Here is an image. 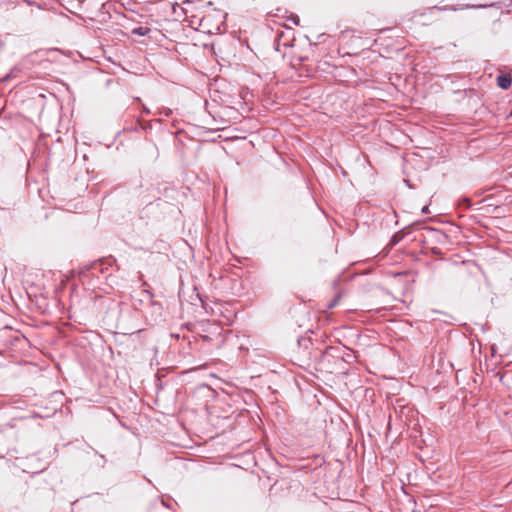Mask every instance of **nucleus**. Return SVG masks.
Segmentation results:
<instances>
[{
    "label": "nucleus",
    "mask_w": 512,
    "mask_h": 512,
    "mask_svg": "<svg viewBox=\"0 0 512 512\" xmlns=\"http://www.w3.org/2000/svg\"><path fill=\"white\" fill-rule=\"evenodd\" d=\"M338 349L332 346L326 347L323 351L319 352L318 361L321 364H324L325 361H330V358H339V356H335L334 352Z\"/></svg>",
    "instance_id": "f257e3e1"
},
{
    "label": "nucleus",
    "mask_w": 512,
    "mask_h": 512,
    "mask_svg": "<svg viewBox=\"0 0 512 512\" xmlns=\"http://www.w3.org/2000/svg\"><path fill=\"white\" fill-rule=\"evenodd\" d=\"M497 84L501 89H508L511 86V78L508 75H499L497 77Z\"/></svg>",
    "instance_id": "f03ea898"
},
{
    "label": "nucleus",
    "mask_w": 512,
    "mask_h": 512,
    "mask_svg": "<svg viewBox=\"0 0 512 512\" xmlns=\"http://www.w3.org/2000/svg\"><path fill=\"white\" fill-rule=\"evenodd\" d=\"M151 29L147 26H139L132 29L131 33L136 36H146L150 33Z\"/></svg>",
    "instance_id": "7ed1b4c3"
},
{
    "label": "nucleus",
    "mask_w": 512,
    "mask_h": 512,
    "mask_svg": "<svg viewBox=\"0 0 512 512\" xmlns=\"http://www.w3.org/2000/svg\"><path fill=\"white\" fill-rule=\"evenodd\" d=\"M403 238H404V232L398 231L397 233H395L392 236V238L390 240V245L394 246V245L398 244Z\"/></svg>",
    "instance_id": "20e7f679"
},
{
    "label": "nucleus",
    "mask_w": 512,
    "mask_h": 512,
    "mask_svg": "<svg viewBox=\"0 0 512 512\" xmlns=\"http://www.w3.org/2000/svg\"><path fill=\"white\" fill-rule=\"evenodd\" d=\"M430 10H438V11H448V10H452V11H457L458 8L455 7V6H444V7H437V6H434L432 8H430Z\"/></svg>",
    "instance_id": "39448f33"
},
{
    "label": "nucleus",
    "mask_w": 512,
    "mask_h": 512,
    "mask_svg": "<svg viewBox=\"0 0 512 512\" xmlns=\"http://www.w3.org/2000/svg\"><path fill=\"white\" fill-rule=\"evenodd\" d=\"M340 297H341L340 295L335 296V297H334V299H333V300H331V301L328 303L327 308H328V309H332V308H334V307L338 304V302H339V300H340Z\"/></svg>",
    "instance_id": "423d86ee"
},
{
    "label": "nucleus",
    "mask_w": 512,
    "mask_h": 512,
    "mask_svg": "<svg viewBox=\"0 0 512 512\" xmlns=\"http://www.w3.org/2000/svg\"><path fill=\"white\" fill-rule=\"evenodd\" d=\"M494 6V4H490V5H467L466 8H472V9H477V8H486V7H492Z\"/></svg>",
    "instance_id": "0eeeda50"
},
{
    "label": "nucleus",
    "mask_w": 512,
    "mask_h": 512,
    "mask_svg": "<svg viewBox=\"0 0 512 512\" xmlns=\"http://www.w3.org/2000/svg\"><path fill=\"white\" fill-rule=\"evenodd\" d=\"M166 117L170 116L172 111L171 109L169 108H165L164 111L162 112Z\"/></svg>",
    "instance_id": "6e6552de"
},
{
    "label": "nucleus",
    "mask_w": 512,
    "mask_h": 512,
    "mask_svg": "<svg viewBox=\"0 0 512 512\" xmlns=\"http://www.w3.org/2000/svg\"><path fill=\"white\" fill-rule=\"evenodd\" d=\"M421 212L422 214H428L430 211H429V207L427 205H425L422 209H421Z\"/></svg>",
    "instance_id": "1a4fd4ad"
},
{
    "label": "nucleus",
    "mask_w": 512,
    "mask_h": 512,
    "mask_svg": "<svg viewBox=\"0 0 512 512\" xmlns=\"http://www.w3.org/2000/svg\"><path fill=\"white\" fill-rule=\"evenodd\" d=\"M292 20H293V22H294L296 25H298V24H299V17H298V16H294Z\"/></svg>",
    "instance_id": "9d476101"
},
{
    "label": "nucleus",
    "mask_w": 512,
    "mask_h": 512,
    "mask_svg": "<svg viewBox=\"0 0 512 512\" xmlns=\"http://www.w3.org/2000/svg\"><path fill=\"white\" fill-rule=\"evenodd\" d=\"M27 490V483H24L23 488L21 489L22 494H25Z\"/></svg>",
    "instance_id": "9b49d317"
},
{
    "label": "nucleus",
    "mask_w": 512,
    "mask_h": 512,
    "mask_svg": "<svg viewBox=\"0 0 512 512\" xmlns=\"http://www.w3.org/2000/svg\"><path fill=\"white\" fill-rule=\"evenodd\" d=\"M8 79H10V74L6 75L2 80L7 81Z\"/></svg>",
    "instance_id": "f8f14e48"
},
{
    "label": "nucleus",
    "mask_w": 512,
    "mask_h": 512,
    "mask_svg": "<svg viewBox=\"0 0 512 512\" xmlns=\"http://www.w3.org/2000/svg\"><path fill=\"white\" fill-rule=\"evenodd\" d=\"M144 110H145V112H146L147 114H149V113H150V110H149L148 108H144Z\"/></svg>",
    "instance_id": "ddd939ff"
}]
</instances>
